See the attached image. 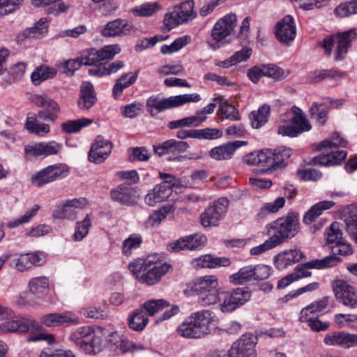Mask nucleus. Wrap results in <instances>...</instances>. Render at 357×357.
<instances>
[{
  "label": "nucleus",
  "instance_id": "nucleus-1",
  "mask_svg": "<svg viewBox=\"0 0 357 357\" xmlns=\"http://www.w3.org/2000/svg\"><path fill=\"white\" fill-rule=\"evenodd\" d=\"M128 268L139 282L153 285L168 273L171 266L162 263L160 257L154 254L135 259L129 264Z\"/></svg>",
  "mask_w": 357,
  "mask_h": 357
},
{
  "label": "nucleus",
  "instance_id": "nucleus-2",
  "mask_svg": "<svg viewBox=\"0 0 357 357\" xmlns=\"http://www.w3.org/2000/svg\"><path fill=\"white\" fill-rule=\"evenodd\" d=\"M214 319L212 312L202 310L192 313L176 329L177 334L187 339L204 338L213 331Z\"/></svg>",
  "mask_w": 357,
  "mask_h": 357
},
{
  "label": "nucleus",
  "instance_id": "nucleus-3",
  "mask_svg": "<svg viewBox=\"0 0 357 357\" xmlns=\"http://www.w3.org/2000/svg\"><path fill=\"white\" fill-rule=\"evenodd\" d=\"M104 331L100 327H79L70 335L68 339L86 354L96 355L103 349Z\"/></svg>",
  "mask_w": 357,
  "mask_h": 357
},
{
  "label": "nucleus",
  "instance_id": "nucleus-4",
  "mask_svg": "<svg viewBox=\"0 0 357 357\" xmlns=\"http://www.w3.org/2000/svg\"><path fill=\"white\" fill-rule=\"evenodd\" d=\"M267 233L278 245L294 237L299 231V219L297 214L289 213L286 217L273 221L268 226Z\"/></svg>",
  "mask_w": 357,
  "mask_h": 357
},
{
  "label": "nucleus",
  "instance_id": "nucleus-5",
  "mask_svg": "<svg viewBox=\"0 0 357 357\" xmlns=\"http://www.w3.org/2000/svg\"><path fill=\"white\" fill-rule=\"evenodd\" d=\"M218 280L215 275H205L197 278L191 284L190 290L199 295L198 302L202 306L216 303L218 296Z\"/></svg>",
  "mask_w": 357,
  "mask_h": 357
},
{
  "label": "nucleus",
  "instance_id": "nucleus-6",
  "mask_svg": "<svg viewBox=\"0 0 357 357\" xmlns=\"http://www.w3.org/2000/svg\"><path fill=\"white\" fill-rule=\"evenodd\" d=\"M200 100L201 97L197 93L178 95L162 99L153 96L146 100V107L150 114L155 116L164 110L178 107L189 102H197Z\"/></svg>",
  "mask_w": 357,
  "mask_h": 357
},
{
  "label": "nucleus",
  "instance_id": "nucleus-7",
  "mask_svg": "<svg viewBox=\"0 0 357 357\" xmlns=\"http://www.w3.org/2000/svg\"><path fill=\"white\" fill-rule=\"evenodd\" d=\"M160 177L163 181L149 190L144 197L145 203L150 206L166 201L172 195L173 187L178 182V179L172 174L160 172Z\"/></svg>",
  "mask_w": 357,
  "mask_h": 357
},
{
  "label": "nucleus",
  "instance_id": "nucleus-8",
  "mask_svg": "<svg viewBox=\"0 0 357 357\" xmlns=\"http://www.w3.org/2000/svg\"><path fill=\"white\" fill-rule=\"evenodd\" d=\"M195 2L193 0H185L174 8V10L167 13L165 16L164 24L171 29L178 24H183L191 22L197 16L195 10Z\"/></svg>",
  "mask_w": 357,
  "mask_h": 357
},
{
  "label": "nucleus",
  "instance_id": "nucleus-9",
  "mask_svg": "<svg viewBox=\"0 0 357 357\" xmlns=\"http://www.w3.org/2000/svg\"><path fill=\"white\" fill-rule=\"evenodd\" d=\"M237 17L234 13L225 15L213 26L211 36L215 43L208 42V45L215 50L227 43V38L231 34L236 26Z\"/></svg>",
  "mask_w": 357,
  "mask_h": 357
},
{
  "label": "nucleus",
  "instance_id": "nucleus-10",
  "mask_svg": "<svg viewBox=\"0 0 357 357\" xmlns=\"http://www.w3.org/2000/svg\"><path fill=\"white\" fill-rule=\"evenodd\" d=\"M291 111L294 114L293 117L289 123L279 126L278 130L279 135L294 137L311 130L312 127L309 120L300 108L293 107Z\"/></svg>",
  "mask_w": 357,
  "mask_h": 357
},
{
  "label": "nucleus",
  "instance_id": "nucleus-11",
  "mask_svg": "<svg viewBox=\"0 0 357 357\" xmlns=\"http://www.w3.org/2000/svg\"><path fill=\"white\" fill-rule=\"evenodd\" d=\"M229 206V200L225 197L219 198L209 205L200 215L202 225L204 227L218 226L226 215Z\"/></svg>",
  "mask_w": 357,
  "mask_h": 357
},
{
  "label": "nucleus",
  "instance_id": "nucleus-12",
  "mask_svg": "<svg viewBox=\"0 0 357 357\" xmlns=\"http://www.w3.org/2000/svg\"><path fill=\"white\" fill-rule=\"evenodd\" d=\"M257 337L252 333H245L233 342L229 357H257Z\"/></svg>",
  "mask_w": 357,
  "mask_h": 357
},
{
  "label": "nucleus",
  "instance_id": "nucleus-13",
  "mask_svg": "<svg viewBox=\"0 0 357 357\" xmlns=\"http://www.w3.org/2000/svg\"><path fill=\"white\" fill-rule=\"evenodd\" d=\"M68 167L63 164H56L36 172L31 176V183L36 187L53 182L60 178H63L68 174Z\"/></svg>",
  "mask_w": 357,
  "mask_h": 357
},
{
  "label": "nucleus",
  "instance_id": "nucleus-14",
  "mask_svg": "<svg viewBox=\"0 0 357 357\" xmlns=\"http://www.w3.org/2000/svg\"><path fill=\"white\" fill-rule=\"evenodd\" d=\"M251 296V292L248 288L238 287L230 292L224 294L222 303L219 305L222 312H230L247 303Z\"/></svg>",
  "mask_w": 357,
  "mask_h": 357
},
{
  "label": "nucleus",
  "instance_id": "nucleus-15",
  "mask_svg": "<svg viewBox=\"0 0 357 357\" xmlns=\"http://www.w3.org/2000/svg\"><path fill=\"white\" fill-rule=\"evenodd\" d=\"M341 259L337 257L326 256L321 259H314L296 266L292 272L296 280L311 275L310 268L321 269L332 267L340 262Z\"/></svg>",
  "mask_w": 357,
  "mask_h": 357
},
{
  "label": "nucleus",
  "instance_id": "nucleus-16",
  "mask_svg": "<svg viewBox=\"0 0 357 357\" xmlns=\"http://www.w3.org/2000/svg\"><path fill=\"white\" fill-rule=\"evenodd\" d=\"M333 290L337 301L350 308L357 307V290L342 280H334Z\"/></svg>",
  "mask_w": 357,
  "mask_h": 357
},
{
  "label": "nucleus",
  "instance_id": "nucleus-17",
  "mask_svg": "<svg viewBox=\"0 0 357 357\" xmlns=\"http://www.w3.org/2000/svg\"><path fill=\"white\" fill-rule=\"evenodd\" d=\"M273 158L272 151L265 149L250 153L245 155L242 160L245 164L257 166L261 173H266L270 170L275 169Z\"/></svg>",
  "mask_w": 357,
  "mask_h": 357
},
{
  "label": "nucleus",
  "instance_id": "nucleus-18",
  "mask_svg": "<svg viewBox=\"0 0 357 357\" xmlns=\"http://www.w3.org/2000/svg\"><path fill=\"white\" fill-rule=\"evenodd\" d=\"M31 100L38 107H46L45 109L38 112V117L40 119L52 123L56 121L58 114L60 112V107L56 101L41 95L33 96Z\"/></svg>",
  "mask_w": 357,
  "mask_h": 357
},
{
  "label": "nucleus",
  "instance_id": "nucleus-19",
  "mask_svg": "<svg viewBox=\"0 0 357 357\" xmlns=\"http://www.w3.org/2000/svg\"><path fill=\"white\" fill-rule=\"evenodd\" d=\"M121 47L118 44L109 45L97 50L95 48L87 49L86 50V61L85 66H98L100 61L112 59L116 54L120 53Z\"/></svg>",
  "mask_w": 357,
  "mask_h": 357
},
{
  "label": "nucleus",
  "instance_id": "nucleus-20",
  "mask_svg": "<svg viewBox=\"0 0 357 357\" xmlns=\"http://www.w3.org/2000/svg\"><path fill=\"white\" fill-rule=\"evenodd\" d=\"M88 205L86 198L68 199L57 206L52 213L56 219L75 220L77 218L76 208H82Z\"/></svg>",
  "mask_w": 357,
  "mask_h": 357
},
{
  "label": "nucleus",
  "instance_id": "nucleus-21",
  "mask_svg": "<svg viewBox=\"0 0 357 357\" xmlns=\"http://www.w3.org/2000/svg\"><path fill=\"white\" fill-rule=\"evenodd\" d=\"M135 31L134 26L129 24L127 20L117 18L102 26L100 32L103 37L111 38L127 36Z\"/></svg>",
  "mask_w": 357,
  "mask_h": 357
},
{
  "label": "nucleus",
  "instance_id": "nucleus-22",
  "mask_svg": "<svg viewBox=\"0 0 357 357\" xmlns=\"http://www.w3.org/2000/svg\"><path fill=\"white\" fill-rule=\"evenodd\" d=\"M275 34L280 43L289 45L296 37V29L292 16L287 15L279 21L275 27Z\"/></svg>",
  "mask_w": 357,
  "mask_h": 357
},
{
  "label": "nucleus",
  "instance_id": "nucleus-23",
  "mask_svg": "<svg viewBox=\"0 0 357 357\" xmlns=\"http://www.w3.org/2000/svg\"><path fill=\"white\" fill-rule=\"evenodd\" d=\"M62 149V145L55 141L33 143L26 145L24 153L30 157L49 156L58 154Z\"/></svg>",
  "mask_w": 357,
  "mask_h": 357
},
{
  "label": "nucleus",
  "instance_id": "nucleus-24",
  "mask_svg": "<svg viewBox=\"0 0 357 357\" xmlns=\"http://www.w3.org/2000/svg\"><path fill=\"white\" fill-rule=\"evenodd\" d=\"M324 342L328 346L349 349L357 346V334L345 331H334L325 335Z\"/></svg>",
  "mask_w": 357,
  "mask_h": 357
},
{
  "label": "nucleus",
  "instance_id": "nucleus-25",
  "mask_svg": "<svg viewBox=\"0 0 357 357\" xmlns=\"http://www.w3.org/2000/svg\"><path fill=\"white\" fill-rule=\"evenodd\" d=\"M112 147L110 141L104 139L101 136L97 137L89 152V161L96 164L103 162L111 153Z\"/></svg>",
  "mask_w": 357,
  "mask_h": 357
},
{
  "label": "nucleus",
  "instance_id": "nucleus-26",
  "mask_svg": "<svg viewBox=\"0 0 357 357\" xmlns=\"http://www.w3.org/2000/svg\"><path fill=\"white\" fill-rule=\"evenodd\" d=\"M45 262L42 252H33L25 254H17L13 260L15 268L20 272L31 268L33 266H41Z\"/></svg>",
  "mask_w": 357,
  "mask_h": 357
},
{
  "label": "nucleus",
  "instance_id": "nucleus-27",
  "mask_svg": "<svg viewBox=\"0 0 357 357\" xmlns=\"http://www.w3.org/2000/svg\"><path fill=\"white\" fill-rule=\"evenodd\" d=\"M38 328L39 325L34 319L15 317V319L0 324V333L6 332L25 333L29 330H37Z\"/></svg>",
  "mask_w": 357,
  "mask_h": 357
},
{
  "label": "nucleus",
  "instance_id": "nucleus-28",
  "mask_svg": "<svg viewBox=\"0 0 357 357\" xmlns=\"http://www.w3.org/2000/svg\"><path fill=\"white\" fill-rule=\"evenodd\" d=\"M110 195L114 201L126 206L135 204L139 198L135 189L126 183L112 190Z\"/></svg>",
  "mask_w": 357,
  "mask_h": 357
},
{
  "label": "nucleus",
  "instance_id": "nucleus-29",
  "mask_svg": "<svg viewBox=\"0 0 357 357\" xmlns=\"http://www.w3.org/2000/svg\"><path fill=\"white\" fill-rule=\"evenodd\" d=\"M206 241V236L200 234L190 235L180 238L168 245V250L172 252H179L184 250H195L202 246Z\"/></svg>",
  "mask_w": 357,
  "mask_h": 357
},
{
  "label": "nucleus",
  "instance_id": "nucleus-30",
  "mask_svg": "<svg viewBox=\"0 0 357 357\" xmlns=\"http://www.w3.org/2000/svg\"><path fill=\"white\" fill-rule=\"evenodd\" d=\"M305 258L303 252L297 248L285 250L274 257V264L277 269L283 270L301 261Z\"/></svg>",
  "mask_w": 357,
  "mask_h": 357
},
{
  "label": "nucleus",
  "instance_id": "nucleus-31",
  "mask_svg": "<svg viewBox=\"0 0 357 357\" xmlns=\"http://www.w3.org/2000/svg\"><path fill=\"white\" fill-rule=\"evenodd\" d=\"M40 322L47 327H57L66 324H77L78 318L70 312L50 313L41 317Z\"/></svg>",
  "mask_w": 357,
  "mask_h": 357
},
{
  "label": "nucleus",
  "instance_id": "nucleus-32",
  "mask_svg": "<svg viewBox=\"0 0 357 357\" xmlns=\"http://www.w3.org/2000/svg\"><path fill=\"white\" fill-rule=\"evenodd\" d=\"M330 152L314 157L310 164L313 165L331 166L340 164L347 157L345 151L329 149Z\"/></svg>",
  "mask_w": 357,
  "mask_h": 357
},
{
  "label": "nucleus",
  "instance_id": "nucleus-33",
  "mask_svg": "<svg viewBox=\"0 0 357 357\" xmlns=\"http://www.w3.org/2000/svg\"><path fill=\"white\" fill-rule=\"evenodd\" d=\"M247 144L244 141H235L228 142L219 146L213 148L210 152V156L216 160H229L232 158L235 151L242 145Z\"/></svg>",
  "mask_w": 357,
  "mask_h": 357
},
{
  "label": "nucleus",
  "instance_id": "nucleus-34",
  "mask_svg": "<svg viewBox=\"0 0 357 357\" xmlns=\"http://www.w3.org/2000/svg\"><path fill=\"white\" fill-rule=\"evenodd\" d=\"M97 98L92 84L84 82L80 86L77 105L82 110H89L96 102Z\"/></svg>",
  "mask_w": 357,
  "mask_h": 357
},
{
  "label": "nucleus",
  "instance_id": "nucleus-35",
  "mask_svg": "<svg viewBox=\"0 0 357 357\" xmlns=\"http://www.w3.org/2000/svg\"><path fill=\"white\" fill-rule=\"evenodd\" d=\"M189 147L186 142L169 139L162 142L160 145L154 146L155 153L162 156L167 153H181L185 152Z\"/></svg>",
  "mask_w": 357,
  "mask_h": 357
},
{
  "label": "nucleus",
  "instance_id": "nucleus-36",
  "mask_svg": "<svg viewBox=\"0 0 357 357\" xmlns=\"http://www.w3.org/2000/svg\"><path fill=\"white\" fill-rule=\"evenodd\" d=\"M357 37L355 29L338 33L337 38L336 59L341 60L347 54L351 43Z\"/></svg>",
  "mask_w": 357,
  "mask_h": 357
},
{
  "label": "nucleus",
  "instance_id": "nucleus-37",
  "mask_svg": "<svg viewBox=\"0 0 357 357\" xmlns=\"http://www.w3.org/2000/svg\"><path fill=\"white\" fill-rule=\"evenodd\" d=\"M192 264L197 268H214L218 266H228L230 264V260L226 257L214 258L211 255H205L195 258Z\"/></svg>",
  "mask_w": 357,
  "mask_h": 357
},
{
  "label": "nucleus",
  "instance_id": "nucleus-38",
  "mask_svg": "<svg viewBox=\"0 0 357 357\" xmlns=\"http://www.w3.org/2000/svg\"><path fill=\"white\" fill-rule=\"evenodd\" d=\"M47 20L41 18L32 27H29L18 33L17 39L18 41H23L27 38H36L44 35L47 32Z\"/></svg>",
  "mask_w": 357,
  "mask_h": 357
},
{
  "label": "nucleus",
  "instance_id": "nucleus-39",
  "mask_svg": "<svg viewBox=\"0 0 357 357\" xmlns=\"http://www.w3.org/2000/svg\"><path fill=\"white\" fill-rule=\"evenodd\" d=\"M29 289L38 298H44L50 289L49 278L45 276L35 277L30 279L28 284Z\"/></svg>",
  "mask_w": 357,
  "mask_h": 357
},
{
  "label": "nucleus",
  "instance_id": "nucleus-40",
  "mask_svg": "<svg viewBox=\"0 0 357 357\" xmlns=\"http://www.w3.org/2000/svg\"><path fill=\"white\" fill-rule=\"evenodd\" d=\"M61 0H31L32 4L35 7H45V11L48 14H52L55 16L61 13H66L69 6L63 2H57Z\"/></svg>",
  "mask_w": 357,
  "mask_h": 357
},
{
  "label": "nucleus",
  "instance_id": "nucleus-41",
  "mask_svg": "<svg viewBox=\"0 0 357 357\" xmlns=\"http://www.w3.org/2000/svg\"><path fill=\"white\" fill-rule=\"evenodd\" d=\"M124 66L122 61H115L112 63H100L98 66L89 70L91 75L102 77L116 73Z\"/></svg>",
  "mask_w": 357,
  "mask_h": 357
},
{
  "label": "nucleus",
  "instance_id": "nucleus-42",
  "mask_svg": "<svg viewBox=\"0 0 357 357\" xmlns=\"http://www.w3.org/2000/svg\"><path fill=\"white\" fill-rule=\"evenodd\" d=\"M137 76L138 72L136 71L123 74L118 78L112 89L114 97L115 98H119L125 89L136 82Z\"/></svg>",
  "mask_w": 357,
  "mask_h": 357
},
{
  "label": "nucleus",
  "instance_id": "nucleus-43",
  "mask_svg": "<svg viewBox=\"0 0 357 357\" xmlns=\"http://www.w3.org/2000/svg\"><path fill=\"white\" fill-rule=\"evenodd\" d=\"M270 107L263 105L257 110L252 111L250 114L251 126L255 129H259L264 126L270 115Z\"/></svg>",
  "mask_w": 357,
  "mask_h": 357
},
{
  "label": "nucleus",
  "instance_id": "nucleus-44",
  "mask_svg": "<svg viewBox=\"0 0 357 357\" xmlns=\"http://www.w3.org/2000/svg\"><path fill=\"white\" fill-rule=\"evenodd\" d=\"M335 205L333 201H323L312 206L305 214L303 222L305 224H310L317 217H319L324 211L332 208Z\"/></svg>",
  "mask_w": 357,
  "mask_h": 357
},
{
  "label": "nucleus",
  "instance_id": "nucleus-45",
  "mask_svg": "<svg viewBox=\"0 0 357 357\" xmlns=\"http://www.w3.org/2000/svg\"><path fill=\"white\" fill-rule=\"evenodd\" d=\"M330 300V297L325 296L320 300L315 301L303 308L300 314L303 316V319H306L307 316H314L321 313L328 307Z\"/></svg>",
  "mask_w": 357,
  "mask_h": 357
},
{
  "label": "nucleus",
  "instance_id": "nucleus-46",
  "mask_svg": "<svg viewBox=\"0 0 357 357\" xmlns=\"http://www.w3.org/2000/svg\"><path fill=\"white\" fill-rule=\"evenodd\" d=\"M149 319L142 308L135 310L129 317V327L135 331H142L148 324Z\"/></svg>",
  "mask_w": 357,
  "mask_h": 357
},
{
  "label": "nucleus",
  "instance_id": "nucleus-47",
  "mask_svg": "<svg viewBox=\"0 0 357 357\" xmlns=\"http://www.w3.org/2000/svg\"><path fill=\"white\" fill-rule=\"evenodd\" d=\"M93 122L92 119L81 118L76 120H68L61 124V129L66 134L79 132L83 128L87 127Z\"/></svg>",
  "mask_w": 357,
  "mask_h": 357
},
{
  "label": "nucleus",
  "instance_id": "nucleus-48",
  "mask_svg": "<svg viewBox=\"0 0 357 357\" xmlns=\"http://www.w3.org/2000/svg\"><path fill=\"white\" fill-rule=\"evenodd\" d=\"M26 128L29 132L40 137L45 136L50 132V126L40 123L35 116L27 117Z\"/></svg>",
  "mask_w": 357,
  "mask_h": 357
},
{
  "label": "nucleus",
  "instance_id": "nucleus-49",
  "mask_svg": "<svg viewBox=\"0 0 357 357\" xmlns=\"http://www.w3.org/2000/svg\"><path fill=\"white\" fill-rule=\"evenodd\" d=\"M56 75V70L46 66H41L36 69L31 75V81L35 85L42 82L53 78Z\"/></svg>",
  "mask_w": 357,
  "mask_h": 357
},
{
  "label": "nucleus",
  "instance_id": "nucleus-50",
  "mask_svg": "<svg viewBox=\"0 0 357 357\" xmlns=\"http://www.w3.org/2000/svg\"><path fill=\"white\" fill-rule=\"evenodd\" d=\"M250 55L251 50L243 49L241 51L236 52L234 54L225 61L217 62L216 66L224 68H228L240 62L247 60Z\"/></svg>",
  "mask_w": 357,
  "mask_h": 357
},
{
  "label": "nucleus",
  "instance_id": "nucleus-51",
  "mask_svg": "<svg viewBox=\"0 0 357 357\" xmlns=\"http://www.w3.org/2000/svg\"><path fill=\"white\" fill-rule=\"evenodd\" d=\"M171 210L172 206H167L155 211L145 221V226L147 228L158 227L161 222L167 218V214L171 211Z\"/></svg>",
  "mask_w": 357,
  "mask_h": 357
},
{
  "label": "nucleus",
  "instance_id": "nucleus-52",
  "mask_svg": "<svg viewBox=\"0 0 357 357\" xmlns=\"http://www.w3.org/2000/svg\"><path fill=\"white\" fill-rule=\"evenodd\" d=\"M229 280L234 284H242L254 281L252 266H246L240 268L237 273L229 277Z\"/></svg>",
  "mask_w": 357,
  "mask_h": 357
},
{
  "label": "nucleus",
  "instance_id": "nucleus-53",
  "mask_svg": "<svg viewBox=\"0 0 357 357\" xmlns=\"http://www.w3.org/2000/svg\"><path fill=\"white\" fill-rule=\"evenodd\" d=\"M86 50H85L80 57L75 59H70L61 65V72L68 75H73L82 65L85 66L86 61Z\"/></svg>",
  "mask_w": 357,
  "mask_h": 357
},
{
  "label": "nucleus",
  "instance_id": "nucleus-54",
  "mask_svg": "<svg viewBox=\"0 0 357 357\" xmlns=\"http://www.w3.org/2000/svg\"><path fill=\"white\" fill-rule=\"evenodd\" d=\"M91 225V216L87 214L83 220L77 222L73 239L76 241H82L87 236Z\"/></svg>",
  "mask_w": 357,
  "mask_h": 357
},
{
  "label": "nucleus",
  "instance_id": "nucleus-55",
  "mask_svg": "<svg viewBox=\"0 0 357 357\" xmlns=\"http://www.w3.org/2000/svg\"><path fill=\"white\" fill-rule=\"evenodd\" d=\"M334 13L339 17H347L357 14V0L345 1L337 6Z\"/></svg>",
  "mask_w": 357,
  "mask_h": 357
},
{
  "label": "nucleus",
  "instance_id": "nucleus-56",
  "mask_svg": "<svg viewBox=\"0 0 357 357\" xmlns=\"http://www.w3.org/2000/svg\"><path fill=\"white\" fill-rule=\"evenodd\" d=\"M275 169L286 165V160L292 154V150L287 147H279L272 151Z\"/></svg>",
  "mask_w": 357,
  "mask_h": 357
},
{
  "label": "nucleus",
  "instance_id": "nucleus-57",
  "mask_svg": "<svg viewBox=\"0 0 357 357\" xmlns=\"http://www.w3.org/2000/svg\"><path fill=\"white\" fill-rule=\"evenodd\" d=\"M218 115L221 119H229L230 121H238L240 119L238 109L227 102L220 104L218 110Z\"/></svg>",
  "mask_w": 357,
  "mask_h": 357
},
{
  "label": "nucleus",
  "instance_id": "nucleus-58",
  "mask_svg": "<svg viewBox=\"0 0 357 357\" xmlns=\"http://www.w3.org/2000/svg\"><path fill=\"white\" fill-rule=\"evenodd\" d=\"M347 142L341 138L337 134L335 133L331 137V140H324L321 142L317 146V149L319 151L324 149H336L338 147H345Z\"/></svg>",
  "mask_w": 357,
  "mask_h": 357
},
{
  "label": "nucleus",
  "instance_id": "nucleus-59",
  "mask_svg": "<svg viewBox=\"0 0 357 357\" xmlns=\"http://www.w3.org/2000/svg\"><path fill=\"white\" fill-rule=\"evenodd\" d=\"M285 204V199L282 197H278L273 202L266 203L258 212V216L264 218L268 213H276L282 208Z\"/></svg>",
  "mask_w": 357,
  "mask_h": 357
},
{
  "label": "nucleus",
  "instance_id": "nucleus-60",
  "mask_svg": "<svg viewBox=\"0 0 357 357\" xmlns=\"http://www.w3.org/2000/svg\"><path fill=\"white\" fill-rule=\"evenodd\" d=\"M168 305V303L164 299H152L146 301L142 305V309H144L149 315L152 316Z\"/></svg>",
  "mask_w": 357,
  "mask_h": 357
},
{
  "label": "nucleus",
  "instance_id": "nucleus-61",
  "mask_svg": "<svg viewBox=\"0 0 357 357\" xmlns=\"http://www.w3.org/2000/svg\"><path fill=\"white\" fill-rule=\"evenodd\" d=\"M160 6L157 2L145 3L132 8V13L137 16L149 17L155 13Z\"/></svg>",
  "mask_w": 357,
  "mask_h": 357
},
{
  "label": "nucleus",
  "instance_id": "nucleus-62",
  "mask_svg": "<svg viewBox=\"0 0 357 357\" xmlns=\"http://www.w3.org/2000/svg\"><path fill=\"white\" fill-rule=\"evenodd\" d=\"M190 40V37L185 36L176 39L170 45H162L161 52L163 54H170L176 52L185 46Z\"/></svg>",
  "mask_w": 357,
  "mask_h": 357
},
{
  "label": "nucleus",
  "instance_id": "nucleus-63",
  "mask_svg": "<svg viewBox=\"0 0 357 357\" xmlns=\"http://www.w3.org/2000/svg\"><path fill=\"white\" fill-rule=\"evenodd\" d=\"M326 241L329 244L335 245L338 241L343 240L342 232L340 229L339 223L333 222L325 232Z\"/></svg>",
  "mask_w": 357,
  "mask_h": 357
},
{
  "label": "nucleus",
  "instance_id": "nucleus-64",
  "mask_svg": "<svg viewBox=\"0 0 357 357\" xmlns=\"http://www.w3.org/2000/svg\"><path fill=\"white\" fill-rule=\"evenodd\" d=\"M142 243L139 235L133 234L126 238L123 243L122 252L125 255L129 256L133 250L138 248Z\"/></svg>",
  "mask_w": 357,
  "mask_h": 357
}]
</instances>
